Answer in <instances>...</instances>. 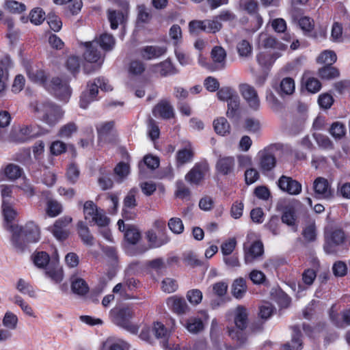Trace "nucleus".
<instances>
[{"label": "nucleus", "instance_id": "f257e3e1", "mask_svg": "<svg viewBox=\"0 0 350 350\" xmlns=\"http://www.w3.org/2000/svg\"><path fill=\"white\" fill-rule=\"evenodd\" d=\"M33 107L38 118L51 127L55 126L64 116L62 107L52 102H37Z\"/></svg>", "mask_w": 350, "mask_h": 350}, {"label": "nucleus", "instance_id": "f03ea898", "mask_svg": "<svg viewBox=\"0 0 350 350\" xmlns=\"http://www.w3.org/2000/svg\"><path fill=\"white\" fill-rule=\"evenodd\" d=\"M256 234L249 232L247 241L243 243L244 262L246 265L253 264L259 260L264 254V247L261 241L255 240Z\"/></svg>", "mask_w": 350, "mask_h": 350}, {"label": "nucleus", "instance_id": "7ed1b4c3", "mask_svg": "<svg viewBox=\"0 0 350 350\" xmlns=\"http://www.w3.org/2000/svg\"><path fill=\"white\" fill-rule=\"evenodd\" d=\"M85 51L83 53L86 64L84 65V72L90 74L98 70L102 65L103 59L100 51H98V42L93 40L84 44Z\"/></svg>", "mask_w": 350, "mask_h": 350}, {"label": "nucleus", "instance_id": "20e7f679", "mask_svg": "<svg viewBox=\"0 0 350 350\" xmlns=\"http://www.w3.org/2000/svg\"><path fill=\"white\" fill-rule=\"evenodd\" d=\"M232 314L235 327L239 331H235L234 329H230L229 335L232 339L237 340L240 343H243L246 338L242 331L247 327L248 323L247 309L242 306H239L232 311Z\"/></svg>", "mask_w": 350, "mask_h": 350}, {"label": "nucleus", "instance_id": "39448f33", "mask_svg": "<svg viewBox=\"0 0 350 350\" xmlns=\"http://www.w3.org/2000/svg\"><path fill=\"white\" fill-rule=\"evenodd\" d=\"M110 317L111 321L118 326L131 334H135L137 333L139 327L131 321L133 317V312L129 308L111 310Z\"/></svg>", "mask_w": 350, "mask_h": 350}, {"label": "nucleus", "instance_id": "423d86ee", "mask_svg": "<svg viewBox=\"0 0 350 350\" xmlns=\"http://www.w3.org/2000/svg\"><path fill=\"white\" fill-rule=\"evenodd\" d=\"M2 211L5 219V228L12 232L11 242L12 245H16L18 242V234L22 229L21 228L16 224H13L12 222L16 217L17 213L12 206L11 202L2 203Z\"/></svg>", "mask_w": 350, "mask_h": 350}, {"label": "nucleus", "instance_id": "0eeeda50", "mask_svg": "<svg viewBox=\"0 0 350 350\" xmlns=\"http://www.w3.org/2000/svg\"><path fill=\"white\" fill-rule=\"evenodd\" d=\"M46 89L60 100L64 102H67L71 95V90L68 81L59 77H53L49 83H46Z\"/></svg>", "mask_w": 350, "mask_h": 350}, {"label": "nucleus", "instance_id": "6e6552de", "mask_svg": "<svg viewBox=\"0 0 350 350\" xmlns=\"http://www.w3.org/2000/svg\"><path fill=\"white\" fill-rule=\"evenodd\" d=\"M241 95L246 102L248 107L253 111H257L260 108V102L257 91L248 83H241L239 85Z\"/></svg>", "mask_w": 350, "mask_h": 350}, {"label": "nucleus", "instance_id": "1a4fd4ad", "mask_svg": "<svg viewBox=\"0 0 350 350\" xmlns=\"http://www.w3.org/2000/svg\"><path fill=\"white\" fill-rule=\"evenodd\" d=\"M20 227L22 230L18 233L19 235L18 238V242L16 245H13L14 247H19L22 241L34 243L40 239V230L38 226L33 221L27 223L24 227Z\"/></svg>", "mask_w": 350, "mask_h": 350}, {"label": "nucleus", "instance_id": "9d476101", "mask_svg": "<svg viewBox=\"0 0 350 350\" xmlns=\"http://www.w3.org/2000/svg\"><path fill=\"white\" fill-rule=\"evenodd\" d=\"M72 218L69 216L60 217L50 227V230L53 236L58 240H65L69 235L68 225L71 223Z\"/></svg>", "mask_w": 350, "mask_h": 350}, {"label": "nucleus", "instance_id": "9b49d317", "mask_svg": "<svg viewBox=\"0 0 350 350\" xmlns=\"http://www.w3.org/2000/svg\"><path fill=\"white\" fill-rule=\"evenodd\" d=\"M216 172L223 176H231L235 171V159L232 156H220L215 164Z\"/></svg>", "mask_w": 350, "mask_h": 350}, {"label": "nucleus", "instance_id": "f8f14e48", "mask_svg": "<svg viewBox=\"0 0 350 350\" xmlns=\"http://www.w3.org/2000/svg\"><path fill=\"white\" fill-rule=\"evenodd\" d=\"M41 134L40 128L37 125H23L21 126L14 137L17 142H26Z\"/></svg>", "mask_w": 350, "mask_h": 350}, {"label": "nucleus", "instance_id": "ddd939ff", "mask_svg": "<svg viewBox=\"0 0 350 350\" xmlns=\"http://www.w3.org/2000/svg\"><path fill=\"white\" fill-rule=\"evenodd\" d=\"M278 187L284 192L296 196L301 191V185L292 178L282 176L277 182Z\"/></svg>", "mask_w": 350, "mask_h": 350}, {"label": "nucleus", "instance_id": "4468645a", "mask_svg": "<svg viewBox=\"0 0 350 350\" xmlns=\"http://www.w3.org/2000/svg\"><path fill=\"white\" fill-rule=\"evenodd\" d=\"M25 67L29 80L34 83L43 85L46 89V83H49V81L47 80L45 72L40 69L37 66L29 63L27 64Z\"/></svg>", "mask_w": 350, "mask_h": 350}, {"label": "nucleus", "instance_id": "2eb2a0df", "mask_svg": "<svg viewBox=\"0 0 350 350\" xmlns=\"http://www.w3.org/2000/svg\"><path fill=\"white\" fill-rule=\"evenodd\" d=\"M150 69L152 73L163 77L174 75L178 72L171 60L168 59L160 63L152 64Z\"/></svg>", "mask_w": 350, "mask_h": 350}, {"label": "nucleus", "instance_id": "dca6fc26", "mask_svg": "<svg viewBox=\"0 0 350 350\" xmlns=\"http://www.w3.org/2000/svg\"><path fill=\"white\" fill-rule=\"evenodd\" d=\"M99 86L96 82V79L88 83V88L84 91L80 99V107L86 109L88 105L95 100L98 93Z\"/></svg>", "mask_w": 350, "mask_h": 350}, {"label": "nucleus", "instance_id": "f3484780", "mask_svg": "<svg viewBox=\"0 0 350 350\" xmlns=\"http://www.w3.org/2000/svg\"><path fill=\"white\" fill-rule=\"evenodd\" d=\"M166 52V48L160 46H145L138 50V55L145 60H152L160 57Z\"/></svg>", "mask_w": 350, "mask_h": 350}, {"label": "nucleus", "instance_id": "a211bd4d", "mask_svg": "<svg viewBox=\"0 0 350 350\" xmlns=\"http://www.w3.org/2000/svg\"><path fill=\"white\" fill-rule=\"evenodd\" d=\"M258 157L259 167L262 172H269L275 166V157L269 148H265L260 151Z\"/></svg>", "mask_w": 350, "mask_h": 350}, {"label": "nucleus", "instance_id": "6ab92c4d", "mask_svg": "<svg viewBox=\"0 0 350 350\" xmlns=\"http://www.w3.org/2000/svg\"><path fill=\"white\" fill-rule=\"evenodd\" d=\"M314 196L317 198H329L332 196L331 188L327 179L319 177L315 179L313 184Z\"/></svg>", "mask_w": 350, "mask_h": 350}, {"label": "nucleus", "instance_id": "aec40b11", "mask_svg": "<svg viewBox=\"0 0 350 350\" xmlns=\"http://www.w3.org/2000/svg\"><path fill=\"white\" fill-rule=\"evenodd\" d=\"M345 240V234L341 230H334L329 237H327L324 249L327 253L331 254L336 252L335 247L340 245Z\"/></svg>", "mask_w": 350, "mask_h": 350}, {"label": "nucleus", "instance_id": "412c9836", "mask_svg": "<svg viewBox=\"0 0 350 350\" xmlns=\"http://www.w3.org/2000/svg\"><path fill=\"white\" fill-rule=\"evenodd\" d=\"M169 308L178 314H185L189 310V307L183 297L171 296L166 300Z\"/></svg>", "mask_w": 350, "mask_h": 350}, {"label": "nucleus", "instance_id": "4be33fe9", "mask_svg": "<svg viewBox=\"0 0 350 350\" xmlns=\"http://www.w3.org/2000/svg\"><path fill=\"white\" fill-rule=\"evenodd\" d=\"M183 327L191 334L202 332L205 327L204 321L198 317H191L182 323Z\"/></svg>", "mask_w": 350, "mask_h": 350}, {"label": "nucleus", "instance_id": "5701e85b", "mask_svg": "<svg viewBox=\"0 0 350 350\" xmlns=\"http://www.w3.org/2000/svg\"><path fill=\"white\" fill-rule=\"evenodd\" d=\"M152 113L157 118L170 119L174 117V109L170 103L166 100H162L153 109Z\"/></svg>", "mask_w": 350, "mask_h": 350}, {"label": "nucleus", "instance_id": "b1692460", "mask_svg": "<svg viewBox=\"0 0 350 350\" xmlns=\"http://www.w3.org/2000/svg\"><path fill=\"white\" fill-rule=\"evenodd\" d=\"M128 343L124 340L115 337H108L102 344L100 350H128Z\"/></svg>", "mask_w": 350, "mask_h": 350}, {"label": "nucleus", "instance_id": "393cba45", "mask_svg": "<svg viewBox=\"0 0 350 350\" xmlns=\"http://www.w3.org/2000/svg\"><path fill=\"white\" fill-rule=\"evenodd\" d=\"M136 281L133 278H129L123 282L117 284L113 288V293L120 294L124 299L131 298L129 292L135 287Z\"/></svg>", "mask_w": 350, "mask_h": 350}, {"label": "nucleus", "instance_id": "a878e982", "mask_svg": "<svg viewBox=\"0 0 350 350\" xmlns=\"http://www.w3.org/2000/svg\"><path fill=\"white\" fill-rule=\"evenodd\" d=\"M193 154V150L190 144L182 149L178 150L176 155V165L180 167L186 163L191 162Z\"/></svg>", "mask_w": 350, "mask_h": 350}, {"label": "nucleus", "instance_id": "bb28decb", "mask_svg": "<svg viewBox=\"0 0 350 350\" xmlns=\"http://www.w3.org/2000/svg\"><path fill=\"white\" fill-rule=\"evenodd\" d=\"M79 130V126L75 122H68L60 126L57 132V137L62 139H68L75 135Z\"/></svg>", "mask_w": 350, "mask_h": 350}, {"label": "nucleus", "instance_id": "cd10ccee", "mask_svg": "<svg viewBox=\"0 0 350 350\" xmlns=\"http://www.w3.org/2000/svg\"><path fill=\"white\" fill-rule=\"evenodd\" d=\"M301 347V332L298 327H294L291 340L283 345V350H299Z\"/></svg>", "mask_w": 350, "mask_h": 350}, {"label": "nucleus", "instance_id": "c85d7f7f", "mask_svg": "<svg viewBox=\"0 0 350 350\" xmlns=\"http://www.w3.org/2000/svg\"><path fill=\"white\" fill-rule=\"evenodd\" d=\"M211 58L217 68H224L226 64V53L221 46H216L211 51Z\"/></svg>", "mask_w": 350, "mask_h": 350}, {"label": "nucleus", "instance_id": "c756f323", "mask_svg": "<svg viewBox=\"0 0 350 350\" xmlns=\"http://www.w3.org/2000/svg\"><path fill=\"white\" fill-rule=\"evenodd\" d=\"M246 280L239 278L234 280L232 284V294L237 299H241L247 292Z\"/></svg>", "mask_w": 350, "mask_h": 350}, {"label": "nucleus", "instance_id": "7c9ffc66", "mask_svg": "<svg viewBox=\"0 0 350 350\" xmlns=\"http://www.w3.org/2000/svg\"><path fill=\"white\" fill-rule=\"evenodd\" d=\"M279 56L278 53L261 52L256 55V60L262 68H268L273 64Z\"/></svg>", "mask_w": 350, "mask_h": 350}, {"label": "nucleus", "instance_id": "2f4dec72", "mask_svg": "<svg viewBox=\"0 0 350 350\" xmlns=\"http://www.w3.org/2000/svg\"><path fill=\"white\" fill-rule=\"evenodd\" d=\"M77 230L81 241L85 245L88 246H92L94 245V239L91 234L88 226L83 221L78 222Z\"/></svg>", "mask_w": 350, "mask_h": 350}, {"label": "nucleus", "instance_id": "473e14b6", "mask_svg": "<svg viewBox=\"0 0 350 350\" xmlns=\"http://www.w3.org/2000/svg\"><path fill=\"white\" fill-rule=\"evenodd\" d=\"M124 236L126 241L131 245L137 244L141 239V232L139 230L133 225H126Z\"/></svg>", "mask_w": 350, "mask_h": 350}, {"label": "nucleus", "instance_id": "72a5a7b5", "mask_svg": "<svg viewBox=\"0 0 350 350\" xmlns=\"http://www.w3.org/2000/svg\"><path fill=\"white\" fill-rule=\"evenodd\" d=\"M295 90V83L293 79L291 77L284 78L280 83V87L278 90L280 96L291 95Z\"/></svg>", "mask_w": 350, "mask_h": 350}, {"label": "nucleus", "instance_id": "f704fd0d", "mask_svg": "<svg viewBox=\"0 0 350 350\" xmlns=\"http://www.w3.org/2000/svg\"><path fill=\"white\" fill-rule=\"evenodd\" d=\"M45 275L50 278L55 283H59L63 280L62 270L57 263L51 262L50 265L46 269Z\"/></svg>", "mask_w": 350, "mask_h": 350}, {"label": "nucleus", "instance_id": "c9c22d12", "mask_svg": "<svg viewBox=\"0 0 350 350\" xmlns=\"http://www.w3.org/2000/svg\"><path fill=\"white\" fill-rule=\"evenodd\" d=\"M101 209L99 208L94 202L89 200L86 201L83 204V214L85 219L89 222H92L95 219V217Z\"/></svg>", "mask_w": 350, "mask_h": 350}, {"label": "nucleus", "instance_id": "e433bc0d", "mask_svg": "<svg viewBox=\"0 0 350 350\" xmlns=\"http://www.w3.org/2000/svg\"><path fill=\"white\" fill-rule=\"evenodd\" d=\"M152 331L154 336L161 339V341H166L169 339L170 332L161 322H154L152 327Z\"/></svg>", "mask_w": 350, "mask_h": 350}, {"label": "nucleus", "instance_id": "4c0bfd02", "mask_svg": "<svg viewBox=\"0 0 350 350\" xmlns=\"http://www.w3.org/2000/svg\"><path fill=\"white\" fill-rule=\"evenodd\" d=\"M34 265L40 269H46L50 265L49 255L45 252H37L32 256Z\"/></svg>", "mask_w": 350, "mask_h": 350}, {"label": "nucleus", "instance_id": "58836bf2", "mask_svg": "<svg viewBox=\"0 0 350 350\" xmlns=\"http://www.w3.org/2000/svg\"><path fill=\"white\" fill-rule=\"evenodd\" d=\"M0 173L3 174L8 179L14 180L21 176L23 170L16 165L9 164L3 169H1Z\"/></svg>", "mask_w": 350, "mask_h": 350}, {"label": "nucleus", "instance_id": "ea45409f", "mask_svg": "<svg viewBox=\"0 0 350 350\" xmlns=\"http://www.w3.org/2000/svg\"><path fill=\"white\" fill-rule=\"evenodd\" d=\"M237 49L240 57L247 59L252 55L253 48L250 42L245 40H241L237 45Z\"/></svg>", "mask_w": 350, "mask_h": 350}, {"label": "nucleus", "instance_id": "a19ab883", "mask_svg": "<svg viewBox=\"0 0 350 350\" xmlns=\"http://www.w3.org/2000/svg\"><path fill=\"white\" fill-rule=\"evenodd\" d=\"M339 71L335 67L325 66L318 70L319 77L324 80H332L339 77Z\"/></svg>", "mask_w": 350, "mask_h": 350}, {"label": "nucleus", "instance_id": "79ce46f5", "mask_svg": "<svg viewBox=\"0 0 350 350\" xmlns=\"http://www.w3.org/2000/svg\"><path fill=\"white\" fill-rule=\"evenodd\" d=\"M213 126L215 132L221 136H224L230 133V126L227 120L221 117L214 120Z\"/></svg>", "mask_w": 350, "mask_h": 350}, {"label": "nucleus", "instance_id": "37998d69", "mask_svg": "<svg viewBox=\"0 0 350 350\" xmlns=\"http://www.w3.org/2000/svg\"><path fill=\"white\" fill-rule=\"evenodd\" d=\"M129 173V165L124 162H120L114 168L115 178L118 183L122 182Z\"/></svg>", "mask_w": 350, "mask_h": 350}, {"label": "nucleus", "instance_id": "c03bdc74", "mask_svg": "<svg viewBox=\"0 0 350 350\" xmlns=\"http://www.w3.org/2000/svg\"><path fill=\"white\" fill-rule=\"evenodd\" d=\"M46 213L50 217H55L62 213V205L55 200H49L46 206Z\"/></svg>", "mask_w": 350, "mask_h": 350}, {"label": "nucleus", "instance_id": "a18cd8bd", "mask_svg": "<svg viewBox=\"0 0 350 350\" xmlns=\"http://www.w3.org/2000/svg\"><path fill=\"white\" fill-rule=\"evenodd\" d=\"M71 288L72 291L78 295H85L89 291V287L85 281L82 278H72Z\"/></svg>", "mask_w": 350, "mask_h": 350}, {"label": "nucleus", "instance_id": "49530a36", "mask_svg": "<svg viewBox=\"0 0 350 350\" xmlns=\"http://www.w3.org/2000/svg\"><path fill=\"white\" fill-rule=\"evenodd\" d=\"M282 221L288 226H293V230H297L295 226L296 215L295 209L292 206H286L282 216Z\"/></svg>", "mask_w": 350, "mask_h": 350}, {"label": "nucleus", "instance_id": "de8ad7c7", "mask_svg": "<svg viewBox=\"0 0 350 350\" xmlns=\"http://www.w3.org/2000/svg\"><path fill=\"white\" fill-rule=\"evenodd\" d=\"M126 16L122 12H116L113 10L108 11V19L110 22L111 28L116 29L120 24L124 23Z\"/></svg>", "mask_w": 350, "mask_h": 350}, {"label": "nucleus", "instance_id": "09e8293b", "mask_svg": "<svg viewBox=\"0 0 350 350\" xmlns=\"http://www.w3.org/2000/svg\"><path fill=\"white\" fill-rule=\"evenodd\" d=\"M329 317H330L331 320L338 327H342L343 325V324L350 325V309L346 310L342 312V321H340L339 319V315L333 310V308H332V310L330 311Z\"/></svg>", "mask_w": 350, "mask_h": 350}, {"label": "nucleus", "instance_id": "8fccbe9b", "mask_svg": "<svg viewBox=\"0 0 350 350\" xmlns=\"http://www.w3.org/2000/svg\"><path fill=\"white\" fill-rule=\"evenodd\" d=\"M136 193L137 190L135 189H131L124 200L123 215L124 218L128 217L126 216L127 209H133L137 206Z\"/></svg>", "mask_w": 350, "mask_h": 350}, {"label": "nucleus", "instance_id": "3c124183", "mask_svg": "<svg viewBox=\"0 0 350 350\" xmlns=\"http://www.w3.org/2000/svg\"><path fill=\"white\" fill-rule=\"evenodd\" d=\"M337 59L336 54L334 51L331 50H325L320 53L317 59L319 64H324L327 66H331L336 62Z\"/></svg>", "mask_w": 350, "mask_h": 350}, {"label": "nucleus", "instance_id": "603ef678", "mask_svg": "<svg viewBox=\"0 0 350 350\" xmlns=\"http://www.w3.org/2000/svg\"><path fill=\"white\" fill-rule=\"evenodd\" d=\"M146 239L149 243V247H159L168 242L167 239L158 238L153 230H149L146 233Z\"/></svg>", "mask_w": 350, "mask_h": 350}, {"label": "nucleus", "instance_id": "864d4df0", "mask_svg": "<svg viewBox=\"0 0 350 350\" xmlns=\"http://www.w3.org/2000/svg\"><path fill=\"white\" fill-rule=\"evenodd\" d=\"M204 178L202 170L198 167L192 168L185 176V179L191 184L198 185Z\"/></svg>", "mask_w": 350, "mask_h": 350}, {"label": "nucleus", "instance_id": "5fc2aeb1", "mask_svg": "<svg viewBox=\"0 0 350 350\" xmlns=\"http://www.w3.org/2000/svg\"><path fill=\"white\" fill-rule=\"evenodd\" d=\"M95 40L98 42V45L105 51H111L115 46L114 38L108 33H103L100 36L98 39Z\"/></svg>", "mask_w": 350, "mask_h": 350}, {"label": "nucleus", "instance_id": "6e6d98bb", "mask_svg": "<svg viewBox=\"0 0 350 350\" xmlns=\"http://www.w3.org/2000/svg\"><path fill=\"white\" fill-rule=\"evenodd\" d=\"M240 105V99L237 94L231 97L228 101V110L226 112L227 116L229 118H234L237 115L238 110Z\"/></svg>", "mask_w": 350, "mask_h": 350}, {"label": "nucleus", "instance_id": "4d7b16f0", "mask_svg": "<svg viewBox=\"0 0 350 350\" xmlns=\"http://www.w3.org/2000/svg\"><path fill=\"white\" fill-rule=\"evenodd\" d=\"M16 288L24 295H28L29 297H33L35 291L31 285L23 278L19 279L16 284Z\"/></svg>", "mask_w": 350, "mask_h": 350}, {"label": "nucleus", "instance_id": "13d9d810", "mask_svg": "<svg viewBox=\"0 0 350 350\" xmlns=\"http://www.w3.org/2000/svg\"><path fill=\"white\" fill-rule=\"evenodd\" d=\"M17 316L10 311H7L3 318V325L10 329H15L18 324Z\"/></svg>", "mask_w": 350, "mask_h": 350}, {"label": "nucleus", "instance_id": "bf43d9fd", "mask_svg": "<svg viewBox=\"0 0 350 350\" xmlns=\"http://www.w3.org/2000/svg\"><path fill=\"white\" fill-rule=\"evenodd\" d=\"M244 129L252 133H256L260 131L261 124L258 119L254 118H247L244 121Z\"/></svg>", "mask_w": 350, "mask_h": 350}, {"label": "nucleus", "instance_id": "052dcab7", "mask_svg": "<svg viewBox=\"0 0 350 350\" xmlns=\"http://www.w3.org/2000/svg\"><path fill=\"white\" fill-rule=\"evenodd\" d=\"M29 19L31 23L40 25L45 19V13L39 8H34L29 13Z\"/></svg>", "mask_w": 350, "mask_h": 350}, {"label": "nucleus", "instance_id": "680f3d73", "mask_svg": "<svg viewBox=\"0 0 350 350\" xmlns=\"http://www.w3.org/2000/svg\"><path fill=\"white\" fill-rule=\"evenodd\" d=\"M25 5L16 1L7 0L5 2L4 8L12 13L19 14L25 10Z\"/></svg>", "mask_w": 350, "mask_h": 350}, {"label": "nucleus", "instance_id": "e2e57ef3", "mask_svg": "<svg viewBox=\"0 0 350 350\" xmlns=\"http://www.w3.org/2000/svg\"><path fill=\"white\" fill-rule=\"evenodd\" d=\"M14 303L18 305L23 312L27 315L35 317V314L33 310V308L24 301V299L19 295H16L14 297Z\"/></svg>", "mask_w": 350, "mask_h": 350}, {"label": "nucleus", "instance_id": "0e129e2a", "mask_svg": "<svg viewBox=\"0 0 350 350\" xmlns=\"http://www.w3.org/2000/svg\"><path fill=\"white\" fill-rule=\"evenodd\" d=\"M304 85L306 90L312 94L318 92L321 89V82L314 77H308L306 79Z\"/></svg>", "mask_w": 350, "mask_h": 350}, {"label": "nucleus", "instance_id": "69168bd1", "mask_svg": "<svg viewBox=\"0 0 350 350\" xmlns=\"http://www.w3.org/2000/svg\"><path fill=\"white\" fill-rule=\"evenodd\" d=\"M169 36L173 44L177 45L182 42V30L178 25H173L169 30Z\"/></svg>", "mask_w": 350, "mask_h": 350}, {"label": "nucleus", "instance_id": "338daca9", "mask_svg": "<svg viewBox=\"0 0 350 350\" xmlns=\"http://www.w3.org/2000/svg\"><path fill=\"white\" fill-rule=\"evenodd\" d=\"M79 174L80 171L79 170V167L75 163H70L68 166L66 172V178L70 183H75L79 177Z\"/></svg>", "mask_w": 350, "mask_h": 350}, {"label": "nucleus", "instance_id": "774afa93", "mask_svg": "<svg viewBox=\"0 0 350 350\" xmlns=\"http://www.w3.org/2000/svg\"><path fill=\"white\" fill-rule=\"evenodd\" d=\"M329 133L335 139H340L345 134V126L340 122H334L330 127Z\"/></svg>", "mask_w": 350, "mask_h": 350}]
</instances>
